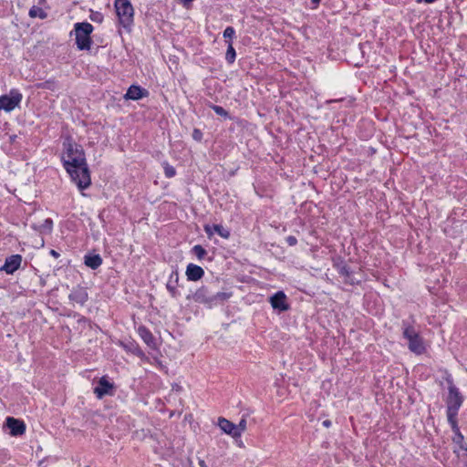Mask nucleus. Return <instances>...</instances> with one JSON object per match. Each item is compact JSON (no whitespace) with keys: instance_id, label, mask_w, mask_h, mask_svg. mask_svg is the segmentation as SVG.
I'll return each mask as SVG.
<instances>
[{"instance_id":"nucleus-1","label":"nucleus","mask_w":467,"mask_h":467,"mask_svg":"<svg viewBox=\"0 0 467 467\" xmlns=\"http://www.w3.org/2000/svg\"><path fill=\"white\" fill-rule=\"evenodd\" d=\"M62 146L60 160L64 169L80 191L88 188L91 178L83 147L75 142L70 136L64 139Z\"/></svg>"},{"instance_id":"nucleus-2","label":"nucleus","mask_w":467,"mask_h":467,"mask_svg":"<svg viewBox=\"0 0 467 467\" xmlns=\"http://www.w3.org/2000/svg\"><path fill=\"white\" fill-rule=\"evenodd\" d=\"M443 379L448 385L447 393L443 396L447 421L449 424L457 423L459 410L464 402V396L455 385L452 375L448 370H445Z\"/></svg>"},{"instance_id":"nucleus-3","label":"nucleus","mask_w":467,"mask_h":467,"mask_svg":"<svg viewBox=\"0 0 467 467\" xmlns=\"http://www.w3.org/2000/svg\"><path fill=\"white\" fill-rule=\"evenodd\" d=\"M213 286V283L202 285L192 296H188L187 298H192L196 303L213 308L227 301L233 295L232 292L214 291Z\"/></svg>"},{"instance_id":"nucleus-4","label":"nucleus","mask_w":467,"mask_h":467,"mask_svg":"<svg viewBox=\"0 0 467 467\" xmlns=\"http://www.w3.org/2000/svg\"><path fill=\"white\" fill-rule=\"evenodd\" d=\"M94 26L88 22H78L74 24V29L69 36H75L77 48L80 51H88L93 43L91 34Z\"/></svg>"},{"instance_id":"nucleus-5","label":"nucleus","mask_w":467,"mask_h":467,"mask_svg":"<svg viewBox=\"0 0 467 467\" xmlns=\"http://www.w3.org/2000/svg\"><path fill=\"white\" fill-rule=\"evenodd\" d=\"M401 327L403 337L408 340L409 349L417 355L423 354L426 348L423 338L420 336L419 332L405 319L401 322Z\"/></svg>"},{"instance_id":"nucleus-6","label":"nucleus","mask_w":467,"mask_h":467,"mask_svg":"<svg viewBox=\"0 0 467 467\" xmlns=\"http://www.w3.org/2000/svg\"><path fill=\"white\" fill-rule=\"evenodd\" d=\"M114 6L119 25L128 32L134 26V8L130 0H115Z\"/></svg>"},{"instance_id":"nucleus-7","label":"nucleus","mask_w":467,"mask_h":467,"mask_svg":"<svg viewBox=\"0 0 467 467\" xmlns=\"http://www.w3.org/2000/svg\"><path fill=\"white\" fill-rule=\"evenodd\" d=\"M23 95L17 88L10 89L8 94L0 96V110L10 112L20 106Z\"/></svg>"},{"instance_id":"nucleus-8","label":"nucleus","mask_w":467,"mask_h":467,"mask_svg":"<svg viewBox=\"0 0 467 467\" xmlns=\"http://www.w3.org/2000/svg\"><path fill=\"white\" fill-rule=\"evenodd\" d=\"M116 387L113 382L109 381L108 376H102L93 391L98 399H102L105 396H113Z\"/></svg>"},{"instance_id":"nucleus-9","label":"nucleus","mask_w":467,"mask_h":467,"mask_svg":"<svg viewBox=\"0 0 467 467\" xmlns=\"http://www.w3.org/2000/svg\"><path fill=\"white\" fill-rule=\"evenodd\" d=\"M269 303L274 310L278 313L285 312L290 309L287 302V296L284 291H277L269 297Z\"/></svg>"},{"instance_id":"nucleus-10","label":"nucleus","mask_w":467,"mask_h":467,"mask_svg":"<svg viewBox=\"0 0 467 467\" xmlns=\"http://www.w3.org/2000/svg\"><path fill=\"white\" fill-rule=\"evenodd\" d=\"M451 431L453 432V436L451 437L452 442L459 447L461 451H462V457L463 461L467 463V444L464 442V436L461 432L459 423L449 424Z\"/></svg>"},{"instance_id":"nucleus-11","label":"nucleus","mask_w":467,"mask_h":467,"mask_svg":"<svg viewBox=\"0 0 467 467\" xmlns=\"http://www.w3.org/2000/svg\"><path fill=\"white\" fill-rule=\"evenodd\" d=\"M5 425L8 428L9 434L13 437L21 436L26 432V423L20 419L7 417Z\"/></svg>"},{"instance_id":"nucleus-12","label":"nucleus","mask_w":467,"mask_h":467,"mask_svg":"<svg viewBox=\"0 0 467 467\" xmlns=\"http://www.w3.org/2000/svg\"><path fill=\"white\" fill-rule=\"evenodd\" d=\"M118 346L121 347L127 353L132 354L141 359L145 358V353L140 345L133 339L119 340Z\"/></svg>"},{"instance_id":"nucleus-13","label":"nucleus","mask_w":467,"mask_h":467,"mask_svg":"<svg viewBox=\"0 0 467 467\" xmlns=\"http://www.w3.org/2000/svg\"><path fill=\"white\" fill-rule=\"evenodd\" d=\"M22 263V255L16 254L7 256L5 264L0 267V271L5 272L7 275H13L19 269Z\"/></svg>"},{"instance_id":"nucleus-14","label":"nucleus","mask_w":467,"mask_h":467,"mask_svg":"<svg viewBox=\"0 0 467 467\" xmlns=\"http://www.w3.org/2000/svg\"><path fill=\"white\" fill-rule=\"evenodd\" d=\"M68 299L71 302L84 306L88 300V293L87 288L79 285L74 286L68 295Z\"/></svg>"},{"instance_id":"nucleus-15","label":"nucleus","mask_w":467,"mask_h":467,"mask_svg":"<svg viewBox=\"0 0 467 467\" xmlns=\"http://www.w3.org/2000/svg\"><path fill=\"white\" fill-rule=\"evenodd\" d=\"M149 94L150 93L146 88L139 85H131L124 95V99L127 100H139L143 98H147Z\"/></svg>"},{"instance_id":"nucleus-16","label":"nucleus","mask_w":467,"mask_h":467,"mask_svg":"<svg viewBox=\"0 0 467 467\" xmlns=\"http://www.w3.org/2000/svg\"><path fill=\"white\" fill-rule=\"evenodd\" d=\"M137 331L140 337L150 348L157 349L156 339L148 327H146L144 325H140Z\"/></svg>"},{"instance_id":"nucleus-17","label":"nucleus","mask_w":467,"mask_h":467,"mask_svg":"<svg viewBox=\"0 0 467 467\" xmlns=\"http://www.w3.org/2000/svg\"><path fill=\"white\" fill-rule=\"evenodd\" d=\"M204 270L200 265L189 264L186 267L185 275L188 281H199L204 276Z\"/></svg>"},{"instance_id":"nucleus-18","label":"nucleus","mask_w":467,"mask_h":467,"mask_svg":"<svg viewBox=\"0 0 467 467\" xmlns=\"http://www.w3.org/2000/svg\"><path fill=\"white\" fill-rule=\"evenodd\" d=\"M178 283L179 273L177 270H173L171 273L168 282L166 284V288L172 298H178L181 296L180 292L177 290Z\"/></svg>"},{"instance_id":"nucleus-19","label":"nucleus","mask_w":467,"mask_h":467,"mask_svg":"<svg viewBox=\"0 0 467 467\" xmlns=\"http://www.w3.org/2000/svg\"><path fill=\"white\" fill-rule=\"evenodd\" d=\"M218 426L224 433L230 435L234 439L239 438L235 424L227 419L220 417L218 419Z\"/></svg>"},{"instance_id":"nucleus-20","label":"nucleus","mask_w":467,"mask_h":467,"mask_svg":"<svg viewBox=\"0 0 467 467\" xmlns=\"http://www.w3.org/2000/svg\"><path fill=\"white\" fill-rule=\"evenodd\" d=\"M203 229L208 237H211L214 233L224 239H228L231 235L230 231L227 228H224L222 224H205Z\"/></svg>"},{"instance_id":"nucleus-21","label":"nucleus","mask_w":467,"mask_h":467,"mask_svg":"<svg viewBox=\"0 0 467 467\" xmlns=\"http://www.w3.org/2000/svg\"><path fill=\"white\" fill-rule=\"evenodd\" d=\"M103 263V259L99 254L88 253L84 255V264L92 270H97Z\"/></svg>"},{"instance_id":"nucleus-22","label":"nucleus","mask_w":467,"mask_h":467,"mask_svg":"<svg viewBox=\"0 0 467 467\" xmlns=\"http://www.w3.org/2000/svg\"><path fill=\"white\" fill-rule=\"evenodd\" d=\"M340 276L345 277V284L350 285H359L360 281L356 280L353 277V270L348 266L346 265L345 267H341V270L337 272Z\"/></svg>"},{"instance_id":"nucleus-23","label":"nucleus","mask_w":467,"mask_h":467,"mask_svg":"<svg viewBox=\"0 0 467 467\" xmlns=\"http://www.w3.org/2000/svg\"><path fill=\"white\" fill-rule=\"evenodd\" d=\"M31 227L42 234H48L53 229V220L51 218H47L39 224L33 223Z\"/></svg>"},{"instance_id":"nucleus-24","label":"nucleus","mask_w":467,"mask_h":467,"mask_svg":"<svg viewBox=\"0 0 467 467\" xmlns=\"http://www.w3.org/2000/svg\"><path fill=\"white\" fill-rule=\"evenodd\" d=\"M204 104L207 108L212 109L217 115L223 117L224 119H233V117L230 115V113L223 107L213 104L211 101L208 100H206Z\"/></svg>"},{"instance_id":"nucleus-25","label":"nucleus","mask_w":467,"mask_h":467,"mask_svg":"<svg viewBox=\"0 0 467 467\" xmlns=\"http://www.w3.org/2000/svg\"><path fill=\"white\" fill-rule=\"evenodd\" d=\"M227 43V50L225 53V60L228 64H233L236 58V52L234 47H233L232 41H226Z\"/></svg>"},{"instance_id":"nucleus-26","label":"nucleus","mask_w":467,"mask_h":467,"mask_svg":"<svg viewBox=\"0 0 467 467\" xmlns=\"http://www.w3.org/2000/svg\"><path fill=\"white\" fill-rule=\"evenodd\" d=\"M29 16L32 18L38 17L40 19H45L47 17V12H45L41 7L33 5L28 13Z\"/></svg>"},{"instance_id":"nucleus-27","label":"nucleus","mask_w":467,"mask_h":467,"mask_svg":"<svg viewBox=\"0 0 467 467\" xmlns=\"http://www.w3.org/2000/svg\"><path fill=\"white\" fill-rule=\"evenodd\" d=\"M36 87L37 88L48 89V90L53 91L57 88V82L55 79L50 78V79H47L43 82H39V83L36 84Z\"/></svg>"},{"instance_id":"nucleus-28","label":"nucleus","mask_w":467,"mask_h":467,"mask_svg":"<svg viewBox=\"0 0 467 467\" xmlns=\"http://www.w3.org/2000/svg\"><path fill=\"white\" fill-rule=\"evenodd\" d=\"M191 253L194 254L200 261L203 260L207 255V251L201 244H195L191 249Z\"/></svg>"},{"instance_id":"nucleus-29","label":"nucleus","mask_w":467,"mask_h":467,"mask_svg":"<svg viewBox=\"0 0 467 467\" xmlns=\"http://www.w3.org/2000/svg\"><path fill=\"white\" fill-rule=\"evenodd\" d=\"M162 166L164 170V175L166 178H173L176 175V169L172 165L169 164L168 161H164L162 163Z\"/></svg>"},{"instance_id":"nucleus-30","label":"nucleus","mask_w":467,"mask_h":467,"mask_svg":"<svg viewBox=\"0 0 467 467\" xmlns=\"http://www.w3.org/2000/svg\"><path fill=\"white\" fill-rule=\"evenodd\" d=\"M89 18L91 21H93L95 23L101 24L104 20V16L99 11L90 10Z\"/></svg>"},{"instance_id":"nucleus-31","label":"nucleus","mask_w":467,"mask_h":467,"mask_svg":"<svg viewBox=\"0 0 467 467\" xmlns=\"http://www.w3.org/2000/svg\"><path fill=\"white\" fill-rule=\"evenodd\" d=\"M332 262H333V267L337 272L341 270V267H345L346 265H348V264L346 263L345 259L343 257H341V256H337V257L333 258Z\"/></svg>"},{"instance_id":"nucleus-32","label":"nucleus","mask_w":467,"mask_h":467,"mask_svg":"<svg viewBox=\"0 0 467 467\" xmlns=\"http://www.w3.org/2000/svg\"><path fill=\"white\" fill-rule=\"evenodd\" d=\"M238 431L239 438L241 437L242 433L246 430L247 422L245 416L243 415L242 419L240 420L238 424H235Z\"/></svg>"},{"instance_id":"nucleus-33","label":"nucleus","mask_w":467,"mask_h":467,"mask_svg":"<svg viewBox=\"0 0 467 467\" xmlns=\"http://www.w3.org/2000/svg\"><path fill=\"white\" fill-rule=\"evenodd\" d=\"M223 36L225 39H229L228 41H232V39L235 36V29L233 26H227Z\"/></svg>"},{"instance_id":"nucleus-34","label":"nucleus","mask_w":467,"mask_h":467,"mask_svg":"<svg viewBox=\"0 0 467 467\" xmlns=\"http://www.w3.org/2000/svg\"><path fill=\"white\" fill-rule=\"evenodd\" d=\"M192 137L195 141L201 142L203 138V133L200 129L194 128L192 130Z\"/></svg>"},{"instance_id":"nucleus-35","label":"nucleus","mask_w":467,"mask_h":467,"mask_svg":"<svg viewBox=\"0 0 467 467\" xmlns=\"http://www.w3.org/2000/svg\"><path fill=\"white\" fill-rule=\"evenodd\" d=\"M285 242L289 246H294L297 244V239L294 235H288L285 237Z\"/></svg>"},{"instance_id":"nucleus-36","label":"nucleus","mask_w":467,"mask_h":467,"mask_svg":"<svg viewBox=\"0 0 467 467\" xmlns=\"http://www.w3.org/2000/svg\"><path fill=\"white\" fill-rule=\"evenodd\" d=\"M182 2V4L183 5V6L187 9H189L192 5V3L194 1V0H180Z\"/></svg>"},{"instance_id":"nucleus-37","label":"nucleus","mask_w":467,"mask_h":467,"mask_svg":"<svg viewBox=\"0 0 467 467\" xmlns=\"http://www.w3.org/2000/svg\"><path fill=\"white\" fill-rule=\"evenodd\" d=\"M49 254L52 255L55 258H58L59 255H60V254L57 251L54 250V249H51L49 251Z\"/></svg>"},{"instance_id":"nucleus-38","label":"nucleus","mask_w":467,"mask_h":467,"mask_svg":"<svg viewBox=\"0 0 467 467\" xmlns=\"http://www.w3.org/2000/svg\"><path fill=\"white\" fill-rule=\"evenodd\" d=\"M322 425L326 428H329L331 425H332V422L330 420H325L323 422H322Z\"/></svg>"},{"instance_id":"nucleus-39","label":"nucleus","mask_w":467,"mask_h":467,"mask_svg":"<svg viewBox=\"0 0 467 467\" xmlns=\"http://www.w3.org/2000/svg\"><path fill=\"white\" fill-rule=\"evenodd\" d=\"M437 0H416L417 3H427V4H431V3H434Z\"/></svg>"},{"instance_id":"nucleus-40","label":"nucleus","mask_w":467,"mask_h":467,"mask_svg":"<svg viewBox=\"0 0 467 467\" xmlns=\"http://www.w3.org/2000/svg\"><path fill=\"white\" fill-rule=\"evenodd\" d=\"M199 465L200 467H208L204 460L199 459Z\"/></svg>"},{"instance_id":"nucleus-41","label":"nucleus","mask_w":467,"mask_h":467,"mask_svg":"<svg viewBox=\"0 0 467 467\" xmlns=\"http://www.w3.org/2000/svg\"><path fill=\"white\" fill-rule=\"evenodd\" d=\"M321 0H311V3L312 5H314V7H317L318 6V5L320 4Z\"/></svg>"},{"instance_id":"nucleus-42","label":"nucleus","mask_w":467,"mask_h":467,"mask_svg":"<svg viewBox=\"0 0 467 467\" xmlns=\"http://www.w3.org/2000/svg\"><path fill=\"white\" fill-rule=\"evenodd\" d=\"M16 138H17V135H15V134H14V135H11V136L9 137V141H10L11 143H14V142L16 141Z\"/></svg>"},{"instance_id":"nucleus-43","label":"nucleus","mask_w":467,"mask_h":467,"mask_svg":"<svg viewBox=\"0 0 467 467\" xmlns=\"http://www.w3.org/2000/svg\"><path fill=\"white\" fill-rule=\"evenodd\" d=\"M39 282H40V285H41L42 286H45V285H46V280H45L43 277H40Z\"/></svg>"},{"instance_id":"nucleus-44","label":"nucleus","mask_w":467,"mask_h":467,"mask_svg":"<svg viewBox=\"0 0 467 467\" xmlns=\"http://www.w3.org/2000/svg\"><path fill=\"white\" fill-rule=\"evenodd\" d=\"M99 220L101 221V223H105V219L102 217L101 214L99 215Z\"/></svg>"},{"instance_id":"nucleus-45","label":"nucleus","mask_w":467,"mask_h":467,"mask_svg":"<svg viewBox=\"0 0 467 467\" xmlns=\"http://www.w3.org/2000/svg\"><path fill=\"white\" fill-rule=\"evenodd\" d=\"M87 320H88V319H87L86 317H82V318H80L78 321H79V322H81V321H87Z\"/></svg>"},{"instance_id":"nucleus-46","label":"nucleus","mask_w":467,"mask_h":467,"mask_svg":"<svg viewBox=\"0 0 467 467\" xmlns=\"http://www.w3.org/2000/svg\"><path fill=\"white\" fill-rule=\"evenodd\" d=\"M41 2H44L45 0H40Z\"/></svg>"}]
</instances>
